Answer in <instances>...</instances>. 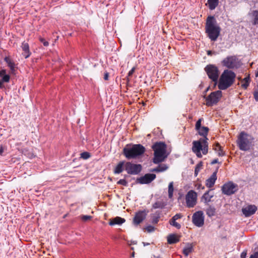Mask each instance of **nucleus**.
Instances as JSON below:
<instances>
[{
  "label": "nucleus",
  "instance_id": "f257e3e1",
  "mask_svg": "<svg viewBox=\"0 0 258 258\" xmlns=\"http://www.w3.org/2000/svg\"><path fill=\"white\" fill-rule=\"evenodd\" d=\"M221 30V29L217 23L214 16H208L205 24V32L211 41H216L220 34Z\"/></svg>",
  "mask_w": 258,
  "mask_h": 258
},
{
  "label": "nucleus",
  "instance_id": "f03ea898",
  "mask_svg": "<svg viewBox=\"0 0 258 258\" xmlns=\"http://www.w3.org/2000/svg\"><path fill=\"white\" fill-rule=\"evenodd\" d=\"M145 151V148L141 144H128L123 149L122 154L127 159H137L142 156Z\"/></svg>",
  "mask_w": 258,
  "mask_h": 258
},
{
  "label": "nucleus",
  "instance_id": "7ed1b4c3",
  "mask_svg": "<svg viewBox=\"0 0 258 258\" xmlns=\"http://www.w3.org/2000/svg\"><path fill=\"white\" fill-rule=\"evenodd\" d=\"M236 74L234 72L228 69L225 70L218 81V87L221 90H225L234 83Z\"/></svg>",
  "mask_w": 258,
  "mask_h": 258
},
{
  "label": "nucleus",
  "instance_id": "20e7f679",
  "mask_svg": "<svg viewBox=\"0 0 258 258\" xmlns=\"http://www.w3.org/2000/svg\"><path fill=\"white\" fill-rule=\"evenodd\" d=\"M166 144L163 142H156L152 146V149L154 151V157L153 162L155 164H158L162 161L167 157L165 155L166 152Z\"/></svg>",
  "mask_w": 258,
  "mask_h": 258
},
{
  "label": "nucleus",
  "instance_id": "39448f33",
  "mask_svg": "<svg viewBox=\"0 0 258 258\" xmlns=\"http://www.w3.org/2000/svg\"><path fill=\"white\" fill-rule=\"evenodd\" d=\"M253 138L244 132L240 133L237 140V144L241 151H246L250 149Z\"/></svg>",
  "mask_w": 258,
  "mask_h": 258
},
{
  "label": "nucleus",
  "instance_id": "423d86ee",
  "mask_svg": "<svg viewBox=\"0 0 258 258\" xmlns=\"http://www.w3.org/2000/svg\"><path fill=\"white\" fill-rule=\"evenodd\" d=\"M204 70L208 78L214 82V87L215 88L218 84L220 74L218 67L215 64H209L206 66Z\"/></svg>",
  "mask_w": 258,
  "mask_h": 258
},
{
  "label": "nucleus",
  "instance_id": "0eeeda50",
  "mask_svg": "<svg viewBox=\"0 0 258 258\" xmlns=\"http://www.w3.org/2000/svg\"><path fill=\"white\" fill-rule=\"evenodd\" d=\"M222 67L228 70L238 69L240 67L239 61L236 55H229L224 58L221 62Z\"/></svg>",
  "mask_w": 258,
  "mask_h": 258
},
{
  "label": "nucleus",
  "instance_id": "6e6552de",
  "mask_svg": "<svg viewBox=\"0 0 258 258\" xmlns=\"http://www.w3.org/2000/svg\"><path fill=\"white\" fill-rule=\"evenodd\" d=\"M222 97V92L220 90H217L211 92L208 97L204 96L206 99V105L207 106H212L217 104Z\"/></svg>",
  "mask_w": 258,
  "mask_h": 258
},
{
  "label": "nucleus",
  "instance_id": "1a4fd4ad",
  "mask_svg": "<svg viewBox=\"0 0 258 258\" xmlns=\"http://www.w3.org/2000/svg\"><path fill=\"white\" fill-rule=\"evenodd\" d=\"M221 190L223 194L231 196L238 191V186L232 181H228L222 185Z\"/></svg>",
  "mask_w": 258,
  "mask_h": 258
},
{
  "label": "nucleus",
  "instance_id": "9d476101",
  "mask_svg": "<svg viewBox=\"0 0 258 258\" xmlns=\"http://www.w3.org/2000/svg\"><path fill=\"white\" fill-rule=\"evenodd\" d=\"M124 169L128 174L137 175L141 172L142 166L140 164L126 162L125 164Z\"/></svg>",
  "mask_w": 258,
  "mask_h": 258
},
{
  "label": "nucleus",
  "instance_id": "9b49d317",
  "mask_svg": "<svg viewBox=\"0 0 258 258\" xmlns=\"http://www.w3.org/2000/svg\"><path fill=\"white\" fill-rule=\"evenodd\" d=\"M186 207L193 208L197 203V194L193 190H189L185 196Z\"/></svg>",
  "mask_w": 258,
  "mask_h": 258
},
{
  "label": "nucleus",
  "instance_id": "f8f14e48",
  "mask_svg": "<svg viewBox=\"0 0 258 258\" xmlns=\"http://www.w3.org/2000/svg\"><path fill=\"white\" fill-rule=\"evenodd\" d=\"M192 222L195 226L198 227L203 226L204 224L203 212L202 211L196 212L192 216Z\"/></svg>",
  "mask_w": 258,
  "mask_h": 258
},
{
  "label": "nucleus",
  "instance_id": "ddd939ff",
  "mask_svg": "<svg viewBox=\"0 0 258 258\" xmlns=\"http://www.w3.org/2000/svg\"><path fill=\"white\" fill-rule=\"evenodd\" d=\"M156 177V175L154 173H146L144 176L137 178L136 183L141 184H149L153 181Z\"/></svg>",
  "mask_w": 258,
  "mask_h": 258
},
{
  "label": "nucleus",
  "instance_id": "4468645a",
  "mask_svg": "<svg viewBox=\"0 0 258 258\" xmlns=\"http://www.w3.org/2000/svg\"><path fill=\"white\" fill-rule=\"evenodd\" d=\"M147 212L146 210L137 212L133 219V224L136 226L140 224L146 218Z\"/></svg>",
  "mask_w": 258,
  "mask_h": 258
},
{
  "label": "nucleus",
  "instance_id": "2eb2a0df",
  "mask_svg": "<svg viewBox=\"0 0 258 258\" xmlns=\"http://www.w3.org/2000/svg\"><path fill=\"white\" fill-rule=\"evenodd\" d=\"M257 207L254 205H248L245 208L242 209V212L246 217H248L253 215L256 211Z\"/></svg>",
  "mask_w": 258,
  "mask_h": 258
},
{
  "label": "nucleus",
  "instance_id": "dca6fc26",
  "mask_svg": "<svg viewBox=\"0 0 258 258\" xmlns=\"http://www.w3.org/2000/svg\"><path fill=\"white\" fill-rule=\"evenodd\" d=\"M217 169L213 173V174L211 175V176L208 178L206 181V185L207 187L209 188L212 187L217 179Z\"/></svg>",
  "mask_w": 258,
  "mask_h": 258
},
{
  "label": "nucleus",
  "instance_id": "f3484780",
  "mask_svg": "<svg viewBox=\"0 0 258 258\" xmlns=\"http://www.w3.org/2000/svg\"><path fill=\"white\" fill-rule=\"evenodd\" d=\"M211 189L205 192L201 198V201L203 202L206 205H209V203L211 202V199L214 197L213 194H210Z\"/></svg>",
  "mask_w": 258,
  "mask_h": 258
},
{
  "label": "nucleus",
  "instance_id": "a211bd4d",
  "mask_svg": "<svg viewBox=\"0 0 258 258\" xmlns=\"http://www.w3.org/2000/svg\"><path fill=\"white\" fill-rule=\"evenodd\" d=\"M192 151L193 152L201 151L203 147L202 141L201 139L199 141H195L192 142Z\"/></svg>",
  "mask_w": 258,
  "mask_h": 258
},
{
  "label": "nucleus",
  "instance_id": "6ab92c4d",
  "mask_svg": "<svg viewBox=\"0 0 258 258\" xmlns=\"http://www.w3.org/2000/svg\"><path fill=\"white\" fill-rule=\"evenodd\" d=\"M126 162L124 161H120L114 169V174H119L124 169V166Z\"/></svg>",
  "mask_w": 258,
  "mask_h": 258
},
{
  "label": "nucleus",
  "instance_id": "aec40b11",
  "mask_svg": "<svg viewBox=\"0 0 258 258\" xmlns=\"http://www.w3.org/2000/svg\"><path fill=\"white\" fill-rule=\"evenodd\" d=\"M22 48L23 51L22 54L25 58L29 57L31 54L29 51V44L27 43L23 42L22 44Z\"/></svg>",
  "mask_w": 258,
  "mask_h": 258
},
{
  "label": "nucleus",
  "instance_id": "412c9836",
  "mask_svg": "<svg viewBox=\"0 0 258 258\" xmlns=\"http://www.w3.org/2000/svg\"><path fill=\"white\" fill-rule=\"evenodd\" d=\"M125 220L124 218H121L120 217H116L112 219L109 224L111 226H113L116 224L121 225L122 223H124Z\"/></svg>",
  "mask_w": 258,
  "mask_h": 258
},
{
  "label": "nucleus",
  "instance_id": "4be33fe9",
  "mask_svg": "<svg viewBox=\"0 0 258 258\" xmlns=\"http://www.w3.org/2000/svg\"><path fill=\"white\" fill-rule=\"evenodd\" d=\"M179 241V237L175 234H171L167 237V242L169 244H172L176 243Z\"/></svg>",
  "mask_w": 258,
  "mask_h": 258
},
{
  "label": "nucleus",
  "instance_id": "5701e85b",
  "mask_svg": "<svg viewBox=\"0 0 258 258\" xmlns=\"http://www.w3.org/2000/svg\"><path fill=\"white\" fill-rule=\"evenodd\" d=\"M6 73L7 71L5 69L0 71V77L2 78L1 80L4 83H8L10 81V75L7 74Z\"/></svg>",
  "mask_w": 258,
  "mask_h": 258
},
{
  "label": "nucleus",
  "instance_id": "b1692460",
  "mask_svg": "<svg viewBox=\"0 0 258 258\" xmlns=\"http://www.w3.org/2000/svg\"><path fill=\"white\" fill-rule=\"evenodd\" d=\"M193 250V245L192 243H187L185 247L183 249L182 252L185 256H187Z\"/></svg>",
  "mask_w": 258,
  "mask_h": 258
},
{
  "label": "nucleus",
  "instance_id": "393cba45",
  "mask_svg": "<svg viewBox=\"0 0 258 258\" xmlns=\"http://www.w3.org/2000/svg\"><path fill=\"white\" fill-rule=\"evenodd\" d=\"M167 205V203L163 201H156L154 204L152 205V208L154 209H162L165 208V207Z\"/></svg>",
  "mask_w": 258,
  "mask_h": 258
},
{
  "label": "nucleus",
  "instance_id": "a878e982",
  "mask_svg": "<svg viewBox=\"0 0 258 258\" xmlns=\"http://www.w3.org/2000/svg\"><path fill=\"white\" fill-rule=\"evenodd\" d=\"M208 138L206 139H201V141H202L203 147L201 151L204 155H206L208 152V143L207 141Z\"/></svg>",
  "mask_w": 258,
  "mask_h": 258
},
{
  "label": "nucleus",
  "instance_id": "bb28decb",
  "mask_svg": "<svg viewBox=\"0 0 258 258\" xmlns=\"http://www.w3.org/2000/svg\"><path fill=\"white\" fill-rule=\"evenodd\" d=\"M168 166L165 164L159 165L157 167L150 170L151 172H163L167 170Z\"/></svg>",
  "mask_w": 258,
  "mask_h": 258
},
{
  "label": "nucleus",
  "instance_id": "cd10ccee",
  "mask_svg": "<svg viewBox=\"0 0 258 258\" xmlns=\"http://www.w3.org/2000/svg\"><path fill=\"white\" fill-rule=\"evenodd\" d=\"M209 131V128L206 126H202L201 129L198 130L199 134L204 137V139L207 138V136L208 135V132Z\"/></svg>",
  "mask_w": 258,
  "mask_h": 258
},
{
  "label": "nucleus",
  "instance_id": "c85d7f7f",
  "mask_svg": "<svg viewBox=\"0 0 258 258\" xmlns=\"http://www.w3.org/2000/svg\"><path fill=\"white\" fill-rule=\"evenodd\" d=\"M219 4V0H208V7L210 10H214Z\"/></svg>",
  "mask_w": 258,
  "mask_h": 258
},
{
  "label": "nucleus",
  "instance_id": "c756f323",
  "mask_svg": "<svg viewBox=\"0 0 258 258\" xmlns=\"http://www.w3.org/2000/svg\"><path fill=\"white\" fill-rule=\"evenodd\" d=\"M209 207L206 210V214L209 217H212L215 215L216 208L211 205H208Z\"/></svg>",
  "mask_w": 258,
  "mask_h": 258
},
{
  "label": "nucleus",
  "instance_id": "7c9ffc66",
  "mask_svg": "<svg viewBox=\"0 0 258 258\" xmlns=\"http://www.w3.org/2000/svg\"><path fill=\"white\" fill-rule=\"evenodd\" d=\"M4 60L8 64V66L10 68L11 72L13 73L14 71H15V63L11 60L9 57L6 56L4 58Z\"/></svg>",
  "mask_w": 258,
  "mask_h": 258
},
{
  "label": "nucleus",
  "instance_id": "2f4dec72",
  "mask_svg": "<svg viewBox=\"0 0 258 258\" xmlns=\"http://www.w3.org/2000/svg\"><path fill=\"white\" fill-rule=\"evenodd\" d=\"M241 81L244 82V83L241 85V87L244 89H246L249 86L250 82V75L248 74L246 77L241 80Z\"/></svg>",
  "mask_w": 258,
  "mask_h": 258
},
{
  "label": "nucleus",
  "instance_id": "473e14b6",
  "mask_svg": "<svg viewBox=\"0 0 258 258\" xmlns=\"http://www.w3.org/2000/svg\"><path fill=\"white\" fill-rule=\"evenodd\" d=\"M160 212L156 211L155 214L151 215L152 223L153 224H157L160 218Z\"/></svg>",
  "mask_w": 258,
  "mask_h": 258
},
{
  "label": "nucleus",
  "instance_id": "72a5a7b5",
  "mask_svg": "<svg viewBox=\"0 0 258 258\" xmlns=\"http://www.w3.org/2000/svg\"><path fill=\"white\" fill-rule=\"evenodd\" d=\"M173 190V182H171L168 185V197L169 199H171L172 198Z\"/></svg>",
  "mask_w": 258,
  "mask_h": 258
},
{
  "label": "nucleus",
  "instance_id": "f704fd0d",
  "mask_svg": "<svg viewBox=\"0 0 258 258\" xmlns=\"http://www.w3.org/2000/svg\"><path fill=\"white\" fill-rule=\"evenodd\" d=\"M203 166V163L202 161H200L196 166L195 169L194 175L195 176H197L198 175V173L200 170L202 169Z\"/></svg>",
  "mask_w": 258,
  "mask_h": 258
},
{
  "label": "nucleus",
  "instance_id": "c9c22d12",
  "mask_svg": "<svg viewBox=\"0 0 258 258\" xmlns=\"http://www.w3.org/2000/svg\"><path fill=\"white\" fill-rule=\"evenodd\" d=\"M252 16L253 17V20L252 24L254 25L258 24V11L254 10L252 12Z\"/></svg>",
  "mask_w": 258,
  "mask_h": 258
},
{
  "label": "nucleus",
  "instance_id": "e433bc0d",
  "mask_svg": "<svg viewBox=\"0 0 258 258\" xmlns=\"http://www.w3.org/2000/svg\"><path fill=\"white\" fill-rule=\"evenodd\" d=\"M81 158L83 159L86 160L89 159L91 157V154L88 152H84L81 154Z\"/></svg>",
  "mask_w": 258,
  "mask_h": 258
},
{
  "label": "nucleus",
  "instance_id": "4c0bfd02",
  "mask_svg": "<svg viewBox=\"0 0 258 258\" xmlns=\"http://www.w3.org/2000/svg\"><path fill=\"white\" fill-rule=\"evenodd\" d=\"M169 222L171 225L174 226L175 227L178 229H180L181 227L180 224L176 222L175 220H173L172 219H171Z\"/></svg>",
  "mask_w": 258,
  "mask_h": 258
},
{
  "label": "nucleus",
  "instance_id": "58836bf2",
  "mask_svg": "<svg viewBox=\"0 0 258 258\" xmlns=\"http://www.w3.org/2000/svg\"><path fill=\"white\" fill-rule=\"evenodd\" d=\"M217 152L218 155L219 157H222L225 155V153L224 151H223V150L222 149V147H220L219 148L217 149V151H216Z\"/></svg>",
  "mask_w": 258,
  "mask_h": 258
},
{
  "label": "nucleus",
  "instance_id": "ea45409f",
  "mask_svg": "<svg viewBox=\"0 0 258 258\" xmlns=\"http://www.w3.org/2000/svg\"><path fill=\"white\" fill-rule=\"evenodd\" d=\"M117 184L122 185L125 186H127L128 185V182L124 179H121L117 182Z\"/></svg>",
  "mask_w": 258,
  "mask_h": 258
},
{
  "label": "nucleus",
  "instance_id": "a19ab883",
  "mask_svg": "<svg viewBox=\"0 0 258 258\" xmlns=\"http://www.w3.org/2000/svg\"><path fill=\"white\" fill-rule=\"evenodd\" d=\"M203 120V118H200L196 122V126H195V128L197 131L198 130H199L200 129H201V128L202 127L201 126V122H202V120Z\"/></svg>",
  "mask_w": 258,
  "mask_h": 258
},
{
  "label": "nucleus",
  "instance_id": "79ce46f5",
  "mask_svg": "<svg viewBox=\"0 0 258 258\" xmlns=\"http://www.w3.org/2000/svg\"><path fill=\"white\" fill-rule=\"evenodd\" d=\"M135 67H133L128 73L127 76L126 77V80L127 82L130 81L129 77H131L133 75V73L135 71Z\"/></svg>",
  "mask_w": 258,
  "mask_h": 258
},
{
  "label": "nucleus",
  "instance_id": "37998d69",
  "mask_svg": "<svg viewBox=\"0 0 258 258\" xmlns=\"http://www.w3.org/2000/svg\"><path fill=\"white\" fill-rule=\"evenodd\" d=\"M23 154L28 157L29 158H32L33 157H34L33 154L31 152H29L26 149L24 150L23 151Z\"/></svg>",
  "mask_w": 258,
  "mask_h": 258
},
{
  "label": "nucleus",
  "instance_id": "c03bdc74",
  "mask_svg": "<svg viewBox=\"0 0 258 258\" xmlns=\"http://www.w3.org/2000/svg\"><path fill=\"white\" fill-rule=\"evenodd\" d=\"M145 229L149 233L150 232H152L153 231H155V227L153 226H151V225H149L147 227H146V228H145Z\"/></svg>",
  "mask_w": 258,
  "mask_h": 258
},
{
  "label": "nucleus",
  "instance_id": "a18cd8bd",
  "mask_svg": "<svg viewBox=\"0 0 258 258\" xmlns=\"http://www.w3.org/2000/svg\"><path fill=\"white\" fill-rule=\"evenodd\" d=\"M39 40H40V42L43 43L44 46H48V45H49L48 42L46 41L44 38H40Z\"/></svg>",
  "mask_w": 258,
  "mask_h": 258
},
{
  "label": "nucleus",
  "instance_id": "49530a36",
  "mask_svg": "<svg viewBox=\"0 0 258 258\" xmlns=\"http://www.w3.org/2000/svg\"><path fill=\"white\" fill-rule=\"evenodd\" d=\"M92 218V216L89 215H83L82 217V220L86 221L89 220H90Z\"/></svg>",
  "mask_w": 258,
  "mask_h": 258
},
{
  "label": "nucleus",
  "instance_id": "de8ad7c7",
  "mask_svg": "<svg viewBox=\"0 0 258 258\" xmlns=\"http://www.w3.org/2000/svg\"><path fill=\"white\" fill-rule=\"evenodd\" d=\"M182 215L181 214H176L175 215H174L171 219L173 220H176L179 218H181L182 217Z\"/></svg>",
  "mask_w": 258,
  "mask_h": 258
},
{
  "label": "nucleus",
  "instance_id": "09e8293b",
  "mask_svg": "<svg viewBox=\"0 0 258 258\" xmlns=\"http://www.w3.org/2000/svg\"><path fill=\"white\" fill-rule=\"evenodd\" d=\"M213 146V150L215 151H217V149L219 148L220 147H221L219 143L218 142L215 143L214 144Z\"/></svg>",
  "mask_w": 258,
  "mask_h": 258
},
{
  "label": "nucleus",
  "instance_id": "8fccbe9b",
  "mask_svg": "<svg viewBox=\"0 0 258 258\" xmlns=\"http://www.w3.org/2000/svg\"><path fill=\"white\" fill-rule=\"evenodd\" d=\"M253 96H254V99L256 101H258V90L255 91L253 92Z\"/></svg>",
  "mask_w": 258,
  "mask_h": 258
},
{
  "label": "nucleus",
  "instance_id": "3c124183",
  "mask_svg": "<svg viewBox=\"0 0 258 258\" xmlns=\"http://www.w3.org/2000/svg\"><path fill=\"white\" fill-rule=\"evenodd\" d=\"M108 78H109V73L107 72H105L104 74V77H103L104 79L105 80H108Z\"/></svg>",
  "mask_w": 258,
  "mask_h": 258
},
{
  "label": "nucleus",
  "instance_id": "603ef678",
  "mask_svg": "<svg viewBox=\"0 0 258 258\" xmlns=\"http://www.w3.org/2000/svg\"><path fill=\"white\" fill-rule=\"evenodd\" d=\"M216 163H219V164H221V162H219V161H218V159H214L211 162V165H213V164H216Z\"/></svg>",
  "mask_w": 258,
  "mask_h": 258
},
{
  "label": "nucleus",
  "instance_id": "864d4df0",
  "mask_svg": "<svg viewBox=\"0 0 258 258\" xmlns=\"http://www.w3.org/2000/svg\"><path fill=\"white\" fill-rule=\"evenodd\" d=\"M249 258H258V252H255L254 254L251 255Z\"/></svg>",
  "mask_w": 258,
  "mask_h": 258
},
{
  "label": "nucleus",
  "instance_id": "5fc2aeb1",
  "mask_svg": "<svg viewBox=\"0 0 258 258\" xmlns=\"http://www.w3.org/2000/svg\"><path fill=\"white\" fill-rule=\"evenodd\" d=\"M197 156L198 157V158H202V154L201 153V151H197V152H194Z\"/></svg>",
  "mask_w": 258,
  "mask_h": 258
},
{
  "label": "nucleus",
  "instance_id": "6e6d98bb",
  "mask_svg": "<svg viewBox=\"0 0 258 258\" xmlns=\"http://www.w3.org/2000/svg\"><path fill=\"white\" fill-rule=\"evenodd\" d=\"M213 54H216V52H213L211 50H208L207 51V54L208 55H212Z\"/></svg>",
  "mask_w": 258,
  "mask_h": 258
},
{
  "label": "nucleus",
  "instance_id": "4d7b16f0",
  "mask_svg": "<svg viewBox=\"0 0 258 258\" xmlns=\"http://www.w3.org/2000/svg\"><path fill=\"white\" fill-rule=\"evenodd\" d=\"M246 252L243 251L241 253V258H245L246 257Z\"/></svg>",
  "mask_w": 258,
  "mask_h": 258
},
{
  "label": "nucleus",
  "instance_id": "13d9d810",
  "mask_svg": "<svg viewBox=\"0 0 258 258\" xmlns=\"http://www.w3.org/2000/svg\"><path fill=\"white\" fill-rule=\"evenodd\" d=\"M3 83H4V82H2V80H1L0 81V89H2L4 87Z\"/></svg>",
  "mask_w": 258,
  "mask_h": 258
},
{
  "label": "nucleus",
  "instance_id": "bf43d9fd",
  "mask_svg": "<svg viewBox=\"0 0 258 258\" xmlns=\"http://www.w3.org/2000/svg\"><path fill=\"white\" fill-rule=\"evenodd\" d=\"M202 188V189H204L205 188V187L204 186H202L201 184H199V186H198V189H200V188Z\"/></svg>",
  "mask_w": 258,
  "mask_h": 258
},
{
  "label": "nucleus",
  "instance_id": "052dcab7",
  "mask_svg": "<svg viewBox=\"0 0 258 258\" xmlns=\"http://www.w3.org/2000/svg\"><path fill=\"white\" fill-rule=\"evenodd\" d=\"M143 244L144 246L150 245L149 243L145 242H143Z\"/></svg>",
  "mask_w": 258,
  "mask_h": 258
},
{
  "label": "nucleus",
  "instance_id": "680f3d73",
  "mask_svg": "<svg viewBox=\"0 0 258 258\" xmlns=\"http://www.w3.org/2000/svg\"><path fill=\"white\" fill-rule=\"evenodd\" d=\"M3 152V149L2 148H0V154L2 155Z\"/></svg>",
  "mask_w": 258,
  "mask_h": 258
},
{
  "label": "nucleus",
  "instance_id": "e2e57ef3",
  "mask_svg": "<svg viewBox=\"0 0 258 258\" xmlns=\"http://www.w3.org/2000/svg\"><path fill=\"white\" fill-rule=\"evenodd\" d=\"M155 258H161V256L160 255H158V256H155Z\"/></svg>",
  "mask_w": 258,
  "mask_h": 258
},
{
  "label": "nucleus",
  "instance_id": "0e129e2a",
  "mask_svg": "<svg viewBox=\"0 0 258 258\" xmlns=\"http://www.w3.org/2000/svg\"><path fill=\"white\" fill-rule=\"evenodd\" d=\"M134 254H135V253H134V252L132 254V256L133 257H134Z\"/></svg>",
  "mask_w": 258,
  "mask_h": 258
},
{
  "label": "nucleus",
  "instance_id": "69168bd1",
  "mask_svg": "<svg viewBox=\"0 0 258 258\" xmlns=\"http://www.w3.org/2000/svg\"><path fill=\"white\" fill-rule=\"evenodd\" d=\"M209 87H208V88L206 89V90L205 91V92H206L208 91V90H209Z\"/></svg>",
  "mask_w": 258,
  "mask_h": 258
}]
</instances>
